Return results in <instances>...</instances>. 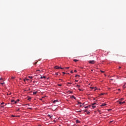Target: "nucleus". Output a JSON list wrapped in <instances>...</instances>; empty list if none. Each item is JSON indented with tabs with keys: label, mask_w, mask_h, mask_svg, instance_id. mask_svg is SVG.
Masks as SVG:
<instances>
[{
	"label": "nucleus",
	"mask_w": 126,
	"mask_h": 126,
	"mask_svg": "<svg viewBox=\"0 0 126 126\" xmlns=\"http://www.w3.org/2000/svg\"><path fill=\"white\" fill-rule=\"evenodd\" d=\"M36 63H37V62H35V63H34V64H36Z\"/></svg>",
	"instance_id": "5fc2aeb1"
},
{
	"label": "nucleus",
	"mask_w": 126,
	"mask_h": 126,
	"mask_svg": "<svg viewBox=\"0 0 126 126\" xmlns=\"http://www.w3.org/2000/svg\"><path fill=\"white\" fill-rule=\"evenodd\" d=\"M119 68H122V67L119 66Z\"/></svg>",
	"instance_id": "603ef678"
},
{
	"label": "nucleus",
	"mask_w": 126,
	"mask_h": 126,
	"mask_svg": "<svg viewBox=\"0 0 126 126\" xmlns=\"http://www.w3.org/2000/svg\"><path fill=\"white\" fill-rule=\"evenodd\" d=\"M0 105H4V102H2L0 103Z\"/></svg>",
	"instance_id": "cd10ccee"
},
{
	"label": "nucleus",
	"mask_w": 126,
	"mask_h": 126,
	"mask_svg": "<svg viewBox=\"0 0 126 126\" xmlns=\"http://www.w3.org/2000/svg\"><path fill=\"white\" fill-rule=\"evenodd\" d=\"M0 84H1V85H3V84H4V83H1Z\"/></svg>",
	"instance_id": "f704fd0d"
},
{
	"label": "nucleus",
	"mask_w": 126,
	"mask_h": 126,
	"mask_svg": "<svg viewBox=\"0 0 126 126\" xmlns=\"http://www.w3.org/2000/svg\"><path fill=\"white\" fill-rule=\"evenodd\" d=\"M105 76H106V74H105Z\"/></svg>",
	"instance_id": "680f3d73"
},
{
	"label": "nucleus",
	"mask_w": 126,
	"mask_h": 126,
	"mask_svg": "<svg viewBox=\"0 0 126 126\" xmlns=\"http://www.w3.org/2000/svg\"><path fill=\"white\" fill-rule=\"evenodd\" d=\"M15 78V77L12 76L11 79H14Z\"/></svg>",
	"instance_id": "b1692460"
},
{
	"label": "nucleus",
	"mask_w": 126,
	"mask_h": 126,
	"mask_svg": "<svg viewBox=\"0 0 126 126\" xmlns=\"http://www.w3.org/2000/svg\"><path fill=\"white\" fill-rule=\"evenodd\" d=\"M36 72H37V71H41V70H40V69H38V70H36Z\"/></svg>",
	"instance_id": "e433bc0d"
},
{
	"label": "nucleus",
	"mask_w": 126,
	"mask_h": 126,
	"mask_svg": "<svg viewBox=\"0 0 126 126\" xmlns=\"http://www.w3.org/2000/svg\"><path fill=\"white\" fill-rule=\"evenodd\" d=\"M26 80H27V81H28V80H29V79L25 78V79H24V81H26Z\"/></svg>",
	"instance_id": "ddd939ff"
},
{
	"label": "nucleus",
	"mask_w": 126,
	"mask_h": 126,
	"mask_svg": "<svg viewBox=\"0 0 126 126\" xmlns=\"http://www.w3.org/2000/svg\"><path fill=\"white\" fill-rule=\"evenodd\" d=\"M11 117H13V118H14V117H15V116H14V115H12Z\"/></svg>",
	"instance_id": "a18cd8bd"
},
{
	"label": "nucleus",
	"mask_w": 126,
	"mask_h": 126,
	"mask_svg": "<svg viewBox=\"0 0 126 126\" xmlns=\"http://www.w3.org/2000/svg\"><path fill=\"white\" fill-rule=\"evenodd\" d=\"M28 109H30L31 110H32V108H28Z\"/></svg>",
	"instance_id": "09e8293b"
},
{
	"label": "nucleus",
	"mask_w": 126,
	"mask_h": 126,
	"mask_svg": "<svg viewBox=\"0 0 126 126\" xmlns=\"http://www.w3.org/2000/svg\"><path fill=\"white\" fill-rule=\"evenodd\" d=\"M76 87H78V88H79L80 87V86L79 85H77Z\"/></svg>",
	"instance_id": "aec40b11"
},
{
	"label": "nucleus",
	"mask_w": 126,
	"mask_h": 126,
	"mask_svg": "<svg viewBox=\"0 0 126 126\" xmlns=\"http://www.w3.org/2000/svg\"><path fill=\"white\" fill-rule=\"evenodd\" d=\"M82 105H84V103H83V104H82Z\"/></svg>",
	"instance_id": "052dcab7"
},
{
	"label": "nucleus",
	"mask_w": 126,
	"mask_h": 126,
	"mask_svg": "<svg viewBox=\"0 0 126 126\" xmlns=\"http://www.w3.org/2000/svg\"><path fill=\"white\" fill-rule=\"evenodd\" d=\"M69 93H70L71 94H72V92H71V91H69Z\"/></svg>",
	"instance_id": "ea45409f"
},
{
	"label": "nucleus",
	"mask_w": 126,
	"mask_h": 126,
	"mask_svg": "<svg viewBox=\"0 0 126 126\" xmlns=\"http://www.w3.org/2000/svg\"><path fill=\"white\" fill-rule=\"evenodd\" d=\"M28 77H29V78H30L31 79H32L33 78V77L32 76H29Z\"/></svg>",
	"instance_id": "4468645a"
},
{
	"label": "nucleus",
	"mask_w": 126,
	"mask_h": 126,
	"mask_svg": "<svg viewBox=\"0 0 126 126\" xmlns=\"http://www.w3.org/2000/svg\"><path fill=\"white\" fill-rule=\"evenodd\" d=\"M59 126H61V125H60Z\"/></svg>",
	"instance_id": "0e129e2a"
},
{
	"label": "nucleus",
	"mask_w": 126,
	"mask_h": 126,
	"mask_svg": "<svg viewBox=\"0 0 126 126\" xmlns=\"http://www.w3.org/2000/svg\"><path fill=\"white\" fill-rule=\"evenodd\" d=\"M11 103H13V104H17V101L14 100V99H12L11 101Z\"/></svg>",
	"instance_id": "20e7f679"
},
{
	"label": "nucleus",
	"mask_w": 126,
	"mask_h": 126,
	"mask_svg": "<svg viewBox=\"0 0 126 126\" xmlns=\"http://www.w3.org/2000/svg\"><path fill=\"white\" fill-rule=\"evenodd\" d=\"M57 102H59V100H54L53 101V103H54V104H56V103H57Z\"/></svg>",
	"instance_id": "9b49d317"
},
{
	"label": "nucleus",
	"mask_w": 126,
	"mask_h": 126,
	"mask_svg": "<svg viewBox=\"0 0 126 126\" xmlns=\"http://www.w3.org/2000/svg\"><path fill=\"white\" fill-rule=\"evenodd\" d=\"M16 102H19V99H18L16 101Z\"/></svg>",
	"instance_id": "c9c22d12"
},
{
	"label": "nucleus",
	"mask_w": 126,
	"mask_h": 126,
	"mask_svg": "<svg viewBox=\"0 0 126 126\" xmlns=\"http://www.w3.org/2000/svg\"><path fill=\"white\" fill-rule=\"evenodd\" d=\"M28 100L29 101H31V97H29V98H28Z\"/></svg>",
	"instance_id": "4be33fe9"
},
{
	"label": "nucleus",
	"mask_w": 126,
	"mask_h": 126,
	"mask_svg": "<svg viewBox=\"0 0 126 126\" xmlns=\"http://www.w3.org/2000/svg\"><path fill=\"white\" fill-rule=\"evenodd\" d=\"M123 100H124V98H120L119 100H118L117 101H123Z\"/></svg>",
	"instance_id": "9d476101"
},
{
	"label": "nucleus",
	"mask_w": 126,
	"mask_h": 126,
	"mask_svg": "<svg viewBox=\"0 0 126 126\" xmlns=\"http://www.w3.org/2000/svg\"><path fill=\"white\" fill-rule=\"evenodd\" d=\"M100 72H102V73H104V72H105V71H102V70H100Z\"/></svg>",
	"instance_id": "c756f323"
},
{
	"label": "nucleus",
	"mask_w": 126,
	"mask_h": 126,
	"mask_svg": "<svg viewBox=\"0 0 126 126\" xmlns=\"http://www.w3.org/2000/svg\"><path fill=\"white\" fill-rule=\"evenodd\" d=\"M88 107H89V106H87L85 107V109H87V108H88Z\"/></svg>",
	"instance_id": "473e14b6"
},
{
	"label": "nucleus",
	"mask_w": 126,
	"mask_h": 126,
	"mask_svg": "<svg viewBox=\"0 0 126 126\" xmlns=\"http://www.w3.org/2000/svg\"><path fill=\"white\" fill-rule=\"evenodd\" d=\"M77 112H78L79 113H81V110H78Z\"/></svg>",
	"instance_id": "2f4dec72"
},
{
	"label": "nucleus",
	"mask_w": 126,
	"mask_h": 126,
	"mask_svg": "<svg viewBox=\"0 0 126 126\" xmlns=\"http://www.w3.org/2000/svg\"><path fill=\"white\" fill-rule=\"evenodd\" d=\"M70 73H73V71L71 70V71H70Z\"/></svg>",
	"instance_id": "4c0bfd02"
},
{
	"label": "nucleus",
	"mask_w": 126,
	"mask_h": 126,
	"mask_svg": "<svg viewBox=\"0 0 126 126\" xmlns=\"http://www.w3.org/2000/svg\"><path fill=\"white\" fill-rule=\"evenodd\" d=\"M48 116L50 117V119H52V117H53V116H51L50 115H48Z\"/></svg>",
	"instance_id": "6ab92c4d"
},
{
	"label": "nucleus",
	"mask_w": 126,
	"mask_h": 126,
	"mask_svg": "<svg viewBox=\"0 0 126 126\" xmlns=\"http://www.w3.org/2000/svg\"><path fill=\"white\" fill-rule=\"evenodd\" d=\"M65 68H66V69H69V67H65Z\"/></svg>",
	"instance_id": "72a5a7b5"
},
{
	"label": "nucleus",
	"mask_w": 126,
	"mask_h": 126,
	"mask_svg": "<svg viewBox=\"0 0 126 126\" xmlns=\"http://www.w3.org/2000/svg\"><path fill=\"white\" fill-rule=\"evenodd\" d=\"M24 106H30V104H25L24 105Z\"/></svg>",
	"instance_id": "a211bd4d"
},
{
	"label": "nucleus",
	"mask_w": 126,
	"mask_h": 126,
	"mask_svg": "<svg viewBox=\"0 0 126 126\" xmlns=\"http://www.w3.org/2000/svg\"><path fill=\"white\" fill-rule=\"evenodd\" d=\"M96 90H101V89H98L97 87H95V89L94 90V91H96Z\"/></svg>",
	"instance_id": "1a4fd4ad"
},
{
	"label": "nucleus",
	"mask_w": 126,
	"mask_h": 126,
	"mask_svg": "<svg viewBox=\"0 0 126 126\" xmlns=\"http://www.w3.org/2000/svg\"><path fill=\"white\" fill-rule=\"evenodd\" d=\"M5 104L4 106V107H5L6 105V103H5V104Z\"/></svg>",
	"instance_id": "8fccbe9b"
},
{
	"label": "nucleus",
	"mask_w": 126,
	"mask_h": 126,
	"mask_svg": "<svg viewBox=\"0 0 126 126\" xmlns=\"http://www.w3.org/2000/svg\"><path fill=\"white\" fill-rule=\"evenodd\" d=\"M55 68H56V69H63V68L62 67H60L59 66H55Z\"/></svg>",
	"instance_id": "f257e3e1"
},
{
	"label": "nucleus",
	"mask_w": 126,
	"mask_h": 126,
	"mask_svg": "<svg viewBox=\"0 0 126 126\" xmlns=\"http://www.w3.org/2000/svg\"><path fill=\"white\" fill-rule=\"evenodd\" d=\"M76 82H78V80H75V81Z\"/></svg>",
	"instance_id": "79ce46f5"
},
{
	"label": "nucleus",
	"mask_w": 126,
	"mask_h": 126,
	"mask_svg": "<svg viewBox=\"0 0 126 126\" xmlns=\"http://www.w3.org/2000/svg\"><path fill=\"white\" fill-rule=\"evenodd\" d=\"M95 104H96V103H93L92 105H95Z\"/></svg>",
	"instance_id": "de8ad7c7"
},
{
	"label": "nucleus",
	"mask_w": 126,
	"mask_h": 126,
	"mask_svg": "<svg viewBox=\"0 0 126 126\" xmlns=\"http://www.w3.org/2000/svg\"><path fill=\"white\" fill-rule=\"evenodd\" d=\"M73 62H74L75 63H76V62H78V60H76V59H74Z\"/></svg>",
	"instance_id": "f8f14e48"
},
{
	"label": "nucleus",
	"mask_w": 126,
	"mask_h": 126,
	"mask_svg": "<svg viewBox=\"0 0 126 126\" xmlns=\"http://www.w3.org/2000/svg\"><path fill=\"white\" fill-rule=\"evenodd\" d=\"M77 76L79 77L80 76L79 75L76 74L75 75V77H77Z\"/></svg>",
	"instance_id": "a878e982"
},
{
	"label": "nucleus",
	"mask_w": 126,
	"mask_h": 126,
	"mask_svg": "<svg viewBox=\"0 0 126 126\" xmlns=\"http://www.w3.org/2000/svg\"><path fill=\"white\" fill-rule=\"evenodd\" d=\"M117 103H119L120 105H123V104H125V103H126V101H117Z\"/></svg>",
	"instance_id": "7ed1b4c3"
},
{
	"label": "nucleus",
	"mask_w": 126,
	"mask_h": 126,
	"mask_svg": "<svg viewBox=\"0 0 126 126\" xmlns=\"http://www.w3.org/2000/svg\"><path fill=\"white\" fill-rule=\"evenodd\" d=\"M63 74H65V72H63Z\"/></svg>",
	"instance_id": "49530a36"
},
{
	"label": "nucleus",
	"mask_w": 126,
	"mask_h": 126,
	"mask_svg": "<svg viewBox=\"0 0 126 126\" xmlns=\"http://www.w3.org/2000/svg\"><path fill=\"white\" fill-rule=\"evenodd\" d=\"M118 90H120V89H119Z\"/></svg>",
	"instance_id": "e2e57ef3"
},
{
	"label": "nucleus",
	"mask_w": 126,
	"mask_h": 126,
	"mask_svg": "<svg viewBox=\"0 0 126 126\" xmlns=\"http://www.w3.org/2000/svg\"><path fill=\"white\" fill-rule=\"evenodd\" d=\"M88 63H91V64H94V63H95V61L94 60L89 61Z\"/></svg>",
	"instance_id": "f03ea898"
},
{
	"label": "nucleus",
	"mask_w": 126,
	"mask_h": 126,
	"mask_svg": "<svg viewBox=\"0 0 126 126\" xmlns=\"http://www.w3.org/2000/svg\"><path fill=\"white\" fill-rule=\"evenodd\" d=\"M92 108L93 109H95L96 108V106L94 105H92Z\"/></svg>",
	"instance_id": "2eb2a0df"
},
{
	"label": "nucleus",
	"mask_w": 126,
	"mask_h": 126,
	"mask_svg": "<svg viewBox=\"0 0 126 126\" xmlns=\"http://www.w3.org/2000/svg\"><path fill=\"white\" fill-rule=\"evenodd\" d=\"M79 104H81V102L78 101V105H79Z\"/></svg>",
	"instance_id": "7c9ffc66"
},
{
	"label": "nucleus",
	"mask_w": 126,
	"mask_h": 126,
	"mask_svg": "<svg viewBox=\"0 0 126 126\" xmlns=\"http://www.w3.org/2000/svg\"><path fill=\"white\" fill-rule=\"evenodd\" d=\"M126 84H125L123 86V88H126Z\"/></svg>",
	"instance_id": "393cba45"
},
{
	"label": "nucleus",
	"mask_w": 126,
	"mask_h": 126,
	"mask_svg": "<svg viewBox=\"0 0 126 126\" xmlns=\"http://www.w3.org/2000/svg\"><path fill=\"white\" fill-rule=\"evenodd\" d=\"M55 74H56V75H59V73H56Z\"/></svg>",
	"instance_id": "a19ab883"
},
{
	"label": "nucleus",
	"mask_w": 126,
	"mask_h": 126,
	"mask_svg": "<svg viewBox=\"0 0 126 126\" xmlns=\"http://www.w3.org/2000/svg\"><path fill=\"white\" fill-rule=\"evenodd\" d=\"M36 93H38V92H34L33 93V95H35V94H36Z\"/></svg>",
	"instance_id": "f3484780"
},
{
	"label": "nucleus",
	"mask_w": 126,
	"mask_h": 126,
	"mask_svg": "<svg viewBox=\"0 0 126 126\" xmlns=\"http://www.w3.org/2000/svg\"><path fill=\"white\" fill-rule=\"evenodd\" d=\"M71 98H73V99H74V100H76V97H75V96H74V95H72L71 96Z\"/></svg>",
	"instance_id": "423d86ee"
},
{
	"label": "nucleus",
	"mask_w": 126,
	"mask_h": 126,
	"mask_svg": "<svg viewBox=\"0 0 126 126\" xmlns=\"http://www.w3.org/2000/svg\"><path fill=\"white\" fill-rule=\"evenodd\" d=\"M7 95L8 96H9V95H11V93H10L9 94H7Z\"/></svg>",
	"instance_id": "5701e85b"
},
{
	"label": "nucleus",
	"mask_w": 126,
	"mask_h": 126,
	"mask_svg": "<svg viewBox=\"0 0 126 126\" xmlns=\"http://www.w3.org/2000/svg\"><path fill=\"white\" fill-rule=\"evenodd\" d=\"M1 79H2V78H0V81L1 80Z\"/></svg>",
	"instance_id": "864d4df0"
},
{
	"label": "nucleus",
	"mask_w": 126,
	"mask_h": 126,
	"mask_svg": "<svg viewBox=\"0 0 126 126\" xmlns=\"http://www.w3.org/2000/svg\"><path fill=\"white\" fill-rule=\"evenodd\" d=\"M104 106H107V104L105 103H102V104L100 105V107H104Z\"/></svg>",
	"instance_id": "39448f33"
},
{
	"label": "nucleus",
	"mask_w": 126,
	"mask_h": 126,
	"mask_svg": "<svg viewBox=\"0 0 126 126\" xmlns=\"http://www.w3.org/2000/svg\"><path fill=\"white\" fill-rule=\"evenodd\" d=\"M110 80H113V79H110Z\"/></svg>",
	"instance_id": "bf43d9fd"
},
{
	"label": "nucleus",
	"mask_w": 126,
	"mask_h": 126,
	"mask_svg": "<svg viewBox=\"0 0 126 126\" xmlns=\"http://www.w3.org/2000/svg\"><path fill=\"white\" fill-rule=\"evenodd\" d=\"M43 78H46V76H41L40 79H43Z\"/></svg>",
	"instance_id": "6e6552de"
},
{
	"label": "nucleus",
	"mask_w": 126,
	"mask_h": 126,
	"mask_svg": "<svg viewBox=\"0 0 126 126\" xmlns=\"http://www.w3.org/2000/svg\"><path fill=\"white\" fill-rule=\"evenodd\" d=\"M0 108H4V105H3V106H0Z\"/></svg>",
	"instance_id": "c85d7f7f"
},
{
	"label": "nucleus",
	"mask_w": 126,
	"mask_h": 126,
	"mask_svg": "<svg viewBox=\"0 0 126 126\" xmlns=\"http://www.w3.org/2000/svg\"><path fill=\"white\" fill-rule=\"evenodd\" d=\"M78 90H79V91H83L82 89H78Z\"/></svg>",
	"instance_id": "412c9836"
},
{
	"label": "nucleus",
	"mask_w": 126,
	"mask_h": 126,
	"mask_svg": "<svg viewBox=\"0 0 126 126\" xmlns=\"http://www.w3.org/2000/svg\"><path fill=\"white\" fill-rule=\"evenodd\" d=\"M85 112L87 113V114L88 115L90 114V112L87 111V110H85Z\"/></svg>",
	"instance_id": "0eeeda50"
},
{
	"label": "nucleus",
	"mask_w": 126,
	"mask_h": 126,
	"mask_svg": "<svg viewBox=\"0 0 126 126\" xmlns=\"http://www.w3.org/2000/svg\"><path fill=\"white\" fill-rule=\"evenodd\" d=\"M67 84H72V83L68 82Z\"/></svg>",
	"instance_id": "37998d69"
},
{
	"label": "nucleus",
	"mask_w": 126,
	"mask_h": 126,
	"mask_svg": "<svg viewBox=\"0 0 126 126\" xmlns=\"http://www.w3.org/2000/svg\"><path fill=\"white\" fill-rule=\"evenodd\" d=\"M110 123H113V121H110Z\"/></svg>",
	"instance_id": "4d7b16f0"
},
{
	"label": "nucleus",
	"mask_w": 126,
	"mask_h": 126,
	"mask_svg": "<svg viewBox=\"0 0 126 126\" xmlns=\"http://www.w3.org/2000/svg\"><path fill=\"white\" fill-rule=\"evenodd\" d=\"M60 80H63L62 79H60Z\"/></svg>",
	"instance_id": "13d9d810"
},
{
	"label": "nucleus",
	"mask_w": 126,
	"mask_h": 126,
	"mask_svg": "<svg viewBox=\"0 0 126 126\" xmlns=\"http://www.w3.org/2000/svg\"><path fill=\"white\" fill-rule=\"evenodd\" d=\"M91 89H96V87H91Z\"/></svg>",
	"instance_id": "bb28decb"
},
{
	"label": "nucleus",
	"mask_w": 126,
	"mask_h": 126,
	"mask_svg": "<svg viewBox=\"0 0 126 126\" xmlns=\"http://www.w3.org/2000/svg\"><path fill=\"white\" fill-rule=\"evenodd\" d=\"M101 95H104V94H101Z\"/></svg>",
	"instance_id": "6e6d98bb"
},
{
	"label": "nucleus",
	"mask_w": 126,
	"mask_h": 126,
	"mask_svg": "<svg viewBox=\"0 0 126 126\" xmlns=\"http://www.w3.org/2000/svg\"><path fill=\"white\" fill-rule=\"evenodd\" d=\"M58 86H60V87L62 86V84H58Z\"/></svg>",
	"instance_id": "58836bf2"
},
{
	"label": "nucleus",
	"mask_w": 126,
	"mask_h": 126,
	"mask_svg": "<svg viewBox=\"0 0 126 126\" xmlns=\"http://www.w3.org/2000/svg\"><path fill=\"white\" fill-rule=\"evenodd\" d=\"M74 71V72H77V71L76 70H75Z\"/></svg>",
	"instance_id": "c03bdc74"
},
{
	"label": "nucleus",
	"mask_w": 126,
	"mask_h": 126,
	"mask_svg": "<svg viewBox=\"0 0 126 126\" xmlns=\"http://www.w3.org/2000/svg\"><path fill=\"white\" fill-rule=\"evenodd\" d=\"M76 122L77 124H79V123H80V121H79L78 120H77Z\"/></svg>",
	"instance_id": "dca6fc26"
},
{
	"label": "nucleus",
	"mask_w": 126,
	"mask_h": 126,
	"mask_svg": "<svg viewBox=\"0 0 126 126\" xmlns=\"http://www.w3.org/2000/svg\"><path fill=\"white\" fill-rule=\"evenodd\" d=\"M80 107H82V105L81 104V105H80Z\"/></svg>",
	"instance_id": "3c124183"
}]
</instances>
